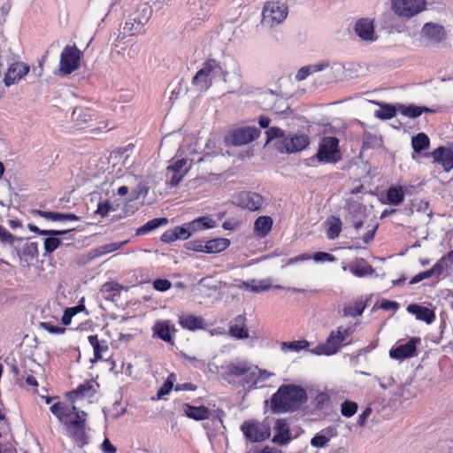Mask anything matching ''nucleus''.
Here are the masks:
<instances>
[{
    "mask_svg": "<svg viewBox=\"0 0 453 453\" xmlns=\"http://www.w3.org/2000/svg\"><path fill=\"white\" fill-rule=\"evenodd\" d=\"M183 412L191 418L196 420H203L209 417V410L204 406H192L189 404L183 405Z\"/></svg>",
    "mask_w": 453,
    "mask_h": 453,
    "instance_id": "c756f323",
    "label": "nucleus"
},
{
    "mask_svg": "<svg viewBox=\"0 0 453 453\" xmlns=\"http://www.w3.org/2000/svg\"><path fill=\"white\" fill-rule=\"evenodd\" d=\"M337 435V430L334 426H328L317 434L311 440V445L315 448H323L327 445L330 439Z\"/></svg>",
    "mask_w": 453,
    "mask_h": 453,
    "instance_id": "393cba45",
    "label": "nucleus"
},
{
    "mask_svg": "<svg viewBox=\"0 0 453 453\" xmlns=\"http://www.w3.org/2000/svg\"><path fill=\"white\" fill-rule=\"evenodd\" d=\"M329 400L330 397L326 393H319L314 399L316 408L322 409L329 402Z\"/></svg>",
    "mask_w": 453,
    "mask_h": 453,
    "instance_id": "680f3d73",
    "label": "nucleus"
},
{
    "mask_svg": "<svg viewBox=\"0 0 453 453\" xmlns=\"http://www.w3.org/2000/svg\"><path fill=\"white\" fill-rule=\"evenodd\" d=\"M274 376V373L267 370L259 369L257 366L252 365L251 372L248 377H244L240 385L248 391L261 388L267 385L268 380Z\"/></svg>",
    "mask_w": 453,
    "mask_h": 453,
    "instance_id": "9d476101",
    "label": "nucleus"
},
{
    "mask_svg": "<svg viewBox=\"0 0 453 453\" xmlns=\"http://www.w3.org/2000/svg\"><path fill=\"white\" fill-rule=\"evenodd\" d=\"M446 266H447V264L444 262V259L441 258L436 262V264L431 269L433 271L434 275L436 278H439L443 273Z\"/></svg>",
    "mask_w": 453,
    "mask_h": 453,
    "instance_id": "69168bd1",
    "label": "nucleus"
},
{
    "mask_svg": "<svg viewBox=\"0 0 453 453\" xmlns=\"http://www.w3.org/2000/svg\"><path fill=\"white\" fill-rule=\"evenodd\" d=\"M245 438L250 442L263 441L270 436V427L264 422L247 420L241 426Z\"/></svg>",
    "mask_w": 453,
    "mask_h": 453,
    "instance_id": "1a4fd4ad",
    "label": "nucleus"
},
{
    "mask_svg": "<svg viewBox=\"0 0 453 453\" xmlns=\"http://www.w3.org/2000/svg\"><path fill=\"white\" fill-rule=\"evenodd\" d=\"M273 219L270 216H260L254 222V233L260 238H265L272 230Z\"/></svg>",
    "mask_w": 453,
    "mask_h": 453,
    "instance_id": "a878e982",
    "label": "nucleus"
},
{
    "mask_svg": "<svg viewBox=\"0 0 453 453\" xmlns=\"http://www.w3.org/2000/svg\"><path fill=\"white\" fill-rule=\"evenodd\" d=\"M216 60H207L203 67L196 73L192 79V84L201 91L207 90L212 84V73L215 69L219 68Z\"/></svg>",
    "mask_w": 453,
    "mask_h": 453,
    "instance_id": "ddd939ff",
    "label": "nucleus"
},
{
    "mask_svg": "<svg viewBox=\"0 0 453 453\" xmlns=\"http://www.w3.org/2000/svg\"><path fill=\"white\" fill-rule=\"evenodd\" d=\"M307 401L306 391L300 386L281 385L271 398V409L273 413L297 410Z\"/></svg>",
    "mask_w": 453,
    "mask_h": 453,
    "instance_id": "f03ea898",
    "label": "nucleus"
},
{
    "mask_svg": "<svg viewBox=\"0 0 453 453\" xmlns=\"http://www.w3.org/2000/svg\"><path fill=\"white\" fill-rule=\"evenodd\" d=\"M388 202L392 205H399L404 199V188L402 186L390 187L387 191Z\"/></svg>",
    "mask_w": 453,
    "mask_h": 453,
    "instance_id": "e433bc0d",
    "label": "nucleus"
},
{
    "mask_svg": "<svg viewBox=\"0 0 453 453\" xmlns=\"http://www.w3.org/2000/svg\"><path fill=\"white\" fill-rule=\"evenodd\" d=\"M85 297H81L79 301L78 305L66 308L64 312L68 313L71 318L75 316L77 313L85 310Z\"/></svg>",
    "mask_w": 453,
    "mask_h": 453,
    "instance_id": "bf43d9fd",
    "label": "nucleus"
},
{
    "mask_svg": "<svg viewBox=\"0 0 453 453\" xmlns=\"http://www.w3.org/2000/svg\"><path fill=\"white\" fill-rule=\"evenodd\" d=\"M349 271L357 277H364L373 273L372 267L364 258H359L351 264Z\"/></svg>",
    "mask_w": 453,
    "mask_h": 453,
    "instance_id": "7c9ffc66",
    "label": "nucleus"
},
{
    "mask_svg": "<svg viewBox=\"0 0 453 453\" xmlns=\"http://www.w3.org/2000/svg\"><path fill=\"white\" fill-rule=\"evenodd\" d=\"M374 379L379 382L380 387L383 389H388L395 385V380L391 374L381 377L375 376Z\"/></svg>",
    "mask_w": 453,
    "mask_h": 453,
    "instance_id": "3c124183",
    "label": "nucleus"
},
{
    "mask_svg": "<svg viewBox=\"0 0 453 453\" xmlns=\"http://www.w3.org/2000/svg\"><path fill=\"white\" fill-rule=\"evenodd\" d=\"M41 327H42L43 329H45L46 331L52 334H60L65 333V327L53 325L50 322H42Z\"/></svg>",
    "mask_w": 453,
    "mask_h": 453,
    "instance_id": "6e6d98bb",
    "label": "nucleus"
},
{
    "mask_svg": "<svg viewBox=\"0 0 453 453\" xmlns=\"http://www.w3.org/2000/svg\"><path fill=\"white\" fill-rule=\"evenodd\" d=\"M111 209V205L107 200L101 201V198L99 197V202L97 204V209L95 211L96 214L100 215L101 217L107 216L109 211Z\"/></svg>",
    "mask_w": 453,
    "mask_h": 453,
    "instance_id": "13d9d810",
    "label": "nucleus"
},
{
    "mask_svg": "<svg viewBox=\"0 0 453 453\" xmlns=\"http://www.w3.org/2000/svg\"><path fill=\"white\" fill-rule=\"evenodd\" d=\"M317 157L326 163H336L340 159L339 140L336 137H325L319 143Z\"/></svg>",
    "mask_w": 453,
    "mask_h": 453,
    "instance_id": "f8f14e48",
    "label": "nucleus"
},
{
    "mask_svg": "<svg viewBox=\"0 0 453 453\" xmlns=\"http://www.w3.org/2000/svg\"><path fill=\"white\" fill-rule=\"evenodd\" d=\"M184 358L188 360L194 367L203 369L205 365V362L196 357H190L186 354L183 355Z\"/></svg>",
    "mask_w": 453,
    "mask_h": 453,
    "instance_id": "774afa93",
    "label": "nucleus"
},
{
    "mask_svg": "<svg viewBox=\"0 0 453 453\" xmlns=\"http://www.w3.org/2000/svg\"><path fill=\"white\" fill-rule=\"evenodd\" d=\"M230 245V241L226 238L212 239L205 242V253H219Z\"/></svg>",
    "mask_w": 453,
    "mask_h": 453,
    "instance_id": "2f4dec72",
    "label": "nucleus"
},
{
    "mask_svg": "<svg viewBox=\"0 0 453 453\" xmlns=\"http://www.w3.org/2000/svg\"><path fill=\"white\" fill-rule=\"evenodd\" d=\"M366 304L362 300H357L353 306H347L344 308L343 312L345 317H358L362 315Z\"/></svg>",
    "mask_w": 453,
    "mask_h": 453,
    "instance_id": "c03bdc74",
    "label": "nucleus"
},
{
    "mask_svg": "<svg viewBox=\"0 0 453 453\" xmlns=\"http://www.w3.org/2000/svg\"><path fill=\"white\" fill-rule=\"evenodd\" d=\"M357 404L355 402L346 400L342 403L341 412L342 416L350 418L356 414Z\"/></svg>",
    "mask_w": 453,
    "mask_h": 453,
    "instance_id": "de8ad7c7",
    "label": "nucleus"
},
{
    "mask_svg": "<svg viewBox=\"0 0 453 453\" xmlns=\"http://www.w3.org/2000/svg\"><path fill=\"white\" fill-rule=\"evenodd\" d=\"M7 70L3 79L4 87L9 88L10 86L18 83L23 77H25L29 72V65L22 62H19L15 55L12 53L10 63L7 65Z\"/></svg>",
    "mask_w": 453,
    "mask_h": 453,
    "instance_id": "9b49d317",
    "label": "nucleus"
},
{
    "mask_svg": "<svg viewBox=\"0 0 453 453\" xmlns=\"http://www.w3.org/2000/svg\"><path fill=\"white\" fill-rule=\"evenodd\" d=\"M229 334L232 337L242 340L249 337L244 315L236 316L229 324Z\"/></svg>",
    "mask_w": 453,
    "mask_h": 453,
    "instance_id": "4be33fe9",
    "label": "nucleus"
},
{
    "mask_svg": "<svg viewBox=\"0 0 453 453\" xmlns=\"http://www.w3.org/2000/svg\"><path fill=\"white\" fill-rule=\"evenodd\" d=\"M222 377L229 384L236 385L239 383L237 380L239 377H248L252 369L250 365L246 360H234L222 367Z\"/></svg>",
    "mask_w": 453,
    "mask_h": 453,
    "instance_id": "6e6552de",
    "label": "nucleus"
},
{
    "mask_svg": "<svg viewBox=\"0 0 453 453\" xmlns=\"http://www.w3.org/2000/svg\"><path fill=\"white\" fill-rule=\"evenodd\" d=\"M267 142L276 138H283V131L279 127H270L266 131Z\"/></svg>",
    "mask_w": 453,
    "mask_h": 453,
    "instance_id": "0e129e2a",
    "label": "nucleus"
},
{
    "mask_svg": "<svg viewBox=\"0 0 453 453\" xmlns=\"http://www.w3.org/2000/svg\"><path fill=\"white\" fill-rule=\"evenodd\" d=\"M191 234L203 229L213 228L216 222L208 217H200L186 224Z\"/></svg>",
    "mask_w": 453,
    "mask_h": 453,
    "instance_id": "cd10ccee",
    "label": "nucleus"
},
{
    "mask_svg": "<svg viewBox=\"0 0 453 453\" xmlns=\"http://www.w3.org/2000/svg\"><path fill=\"white\" fill-rule=\"evenodd\" d=\"M187 159L181 158L171 162L166 168V182L171 188L176 187L182 180L183 177L188 172Z\"/></svg>",
    "mask_w": 453,
    "mask_h": 453,
    "instance_id": "dca6fc26",
    "label": "nucleus"
},
{
    "mask_svg": "<svg viewBox=\"0 0 453 453\" xmlns=\"http://www.w3.org/2000/svg\"><path fill=\"white\" fill-rule=\"evenodd\" d=\"M326 224L328 226L326 231L328 239L334 240L338 238L342 231V220L340 218L332 216L326 221Z\"/></svg>",
    "mask_w": 453,
    "mask_h": 453,
    "instance_id": "4c0bfd02",
    "label": "nucleus"
},
{
    "mask_svg": "<svg viewBox=\"0 0 453 453\" xmlns=\"http://www.w3.org/2000/svg\"><path fill=\"white\" fill-rule=\"evenodd\" d=\"M420 35L421 38L434 45L442 42L447 37L444 27L434 22L425 23L421 28Z\"/></svg>",
    "mask_w": 453,
    "mask_h": 453,
    "instance_id": "f3484780",
    "label": "nucleus"
},
{
    "mask_svg": "<svg viewBox=\"0 0 453 453\" xmlns=\"http://www.w3.org/2000/svg\"><path fill=\"white\" fill-rule=\"evenodd\" d=\"M150 14V8L148 6H144L142 9L141 13L134 14L133 20L134 21V23H136L137 27H142L141 26H142L149 20Z\"/></svg>",
    "mask_w": 453,
    "mask_h": 453,
    "instance_id": "09e8293b",
    "label": "nucleus"
},
{
    "mask_svg": "<svg viewBox=\"0 0 453 453\" xmlns=\"http://www.w3.org/2000/svg\"><path fill=\"white\" fill-rule=\"evenodd\" d=\"M288 14V6L280 1H267L262 12V25L273 27L282 23Z\"/></svg>",
    "mask_w": 453,
    "mask_h": 453,
    "instance_id": "39448f33",
    "label": "nucleus"
},
{
    "mask_svg": "<svg viewBox=\"0 0 453 453\" xmlns=\"http://www.w3.org/2000/svg\"><path fill=\"white\" fill-rule=\"evenodd\" d=\"M65 402H58L50 407V412L63 425L65 434L73 441L74 447L71 453H83L85 445V411L79 402L85 399V382L75 389L67 391Z\"/></svg>",
    "mask_w": 453,
    "mask_h": 453,
    "instance_id": "f257e3e1",
    "label": "nucleus"
},
{
    "mask_svg": "<svg viewBox=\"0 0 453 453\" xmlns=\"http://www.w3.org/2000/svg\"><path fill=\"white\" fill-rule=\"evenodd\" d=\"M355 332L354 326H338L333 330L327 337L326 342L319 343L311 350L315 355L331 356L339 351V349L350 343L349 337Z\"/></svg>",
    "mask_w": 453,
    "mask_h": 453,
    "instance_id": "20e7f679",
    "label": "nucleus"
},
{
    "mask_svg": "<svg viewBox=\"0 0 453 453\" xmlns=\"http://www.w3.org/2000/svg\"><path fill=\"white\" fill-rule=\"evenodd\" d=\"M121 287L113 282H107L103 285L102 291L104 293H109L107 296H105L106 298L113 297L116 295H119L120 292Z\"/></svg>",
    "mask_w": 453,
    "mask_h": 453,
    "instance_id": "603ef678",
    "label": "nucleus"
},
{
    "mask_svg": "<svg viewBox=\"0 0 453 453\" xmlns=\"http://www.w3.org/2000/svg\"><path fill=\"white\" fill-rule=\"evenodd\" d=\"M171 282L165 279H157L154 280L153 287L158 291H166L171 288Z\"/></svg>",
    "mask_w": 453,
    "mask_h": 453,
    "instance_id": "e2e57ef3",
    "label": "nucleus"
},
{
    "mask_svg": "<svg viewBox=\"0 0 453 453\" xmlns=\"http://www.w3.org/2000/svg\"><path fill=\"white\" fill-rule=\"evenodd\" d=\"M82 52L76 46L66 45L60 55L58 74L66 76L76 71L81 65Z\"/></svg>",
    "mask_w": 453,
    "mask_h": 453,
    "instance_id": "423d86ee",
    "label": "nucleus"
},
{
    "mask_svg": "<svg viewBox=\"0 0 453 453\" xmlns=\"http://www.w3.org/2000/svg\"><path fill=\"white\" fill-rule=\"evenodd\" d=\"M121 246H122V243H119V242H111V243L104 244L103 246L96 248L93 251H91L89 253V255L88 256V258L92 259L94 257H100V256H103V255H105V254H108V253H111L113 251H116Z\"/></svg>",
    "mask_w": 453,
    "mask_h": 453,
    "instance_id": "58836bf2",
    "label": "nucleus"
},
{
    "mask_svg": "<svg viewBox=\"0 0 453 453\" xmlns=\"http://www.w3.org/2000/svg\"><path fill=\"white\" fill-rule=\"evenodd\" d=\"M179 323L183 328L192 331L203 326V319L195 315H181L179 317Z\"/></svg>",
    "mask_w": 453,
    "mask_h": 453,
    "instance_id": "c85d7f7f",
    "label": "nucleus"
},
{
    "mask_svg": "<svg viewBox=\"0 0 453 453\" xmlns=\"http://www.w3.org/2000/svg\"><path fill=\"white\" fill-rule=\"evenodd\" d=\"M273 429V442L279 445H284L290 441V430L286 419H277L274 424Z\"/></svg>",
    "mask_w": 453,
    "mask_h": 453,
    "instance_id": "5701e85b",
    "label": "nucleus"
},
{
    "mask_svg": "<svg viewBox=\"0 0 453 453\" xmlns=\"http://www.w3.org/2000/svg\"><path fill=\"white\" fill-rule=\"evenodd\" d=\"M175 380V376L174 374H170L167 378V380L164 382V384L162 385V387L158 389L157 393V398L160 399L162 398L164 395H168L173 387V382Z\"/></svg>",
    "mask_w": 453,
    "mask_h": 453,
    "instance_id": "8fccbe9b",
    "label": "nucleus"
},
{
    "mask_svg": "<svg viewBox=\"0 0 453 453\" xmlns=\"http://www.w3.org/2000/svg\"><path fill=\"white\" fill-rule=\"evenodd\" d=\"M173 230L176 234L175 235L177 240H187L189 236L192 235L186 224L175 226Z\"/></svg>",
    "mask_w": 453,
    "mask_h": 453,
    "instance_id": "4d7b16f0",
    "label": "nucleus"
},
{
    "mask_svg": "<svg viewBox=\"0 0 453 453\" xmlns=\"http://www.w3.org/2000/svg\"><path fill=\"white\" fill-rule=\"evenodd\" d=\"M242 286H243L246 289H249L255 293L268 290L273 287L270 279H264L260 280H250L249 281H242Z\"/></svg>",
    "mask_w": 453,
    "mask_h": 453,
    "instance_id": "473e14b6",
    "label": "nucleus"
},
{
    "mask_svg": "<svg viewBox=\"0 0 453 453\" xmlns=\"http://www.w3.org/2000/svg\"><path fill=\"white\" fill-rule=\"evenodd\" d=\"M418 340L411 338L405 343H397L389 351L390 357L403 360L416 355V343Z\"/></svg>",
    "mask_w": 453,
    "mask_h": 453,
    "instance_id": "6ab92c4d",
    "label": "nucleus"
},
{
    "mask_svg": "<svg viewBox=\"0 0 453 453\" xmlns=\"http://www.w3.org/2000/svg\"><path fill=\"white\" fill-rule=\"evenodd\" d=\"M429 138L424 133H419L411 139V145L415 152H421L429 146Z\"/></svg>",
    "mask_w": 453,
    "mask_h": 453,
    "instance_id": "79ce46f5",
    "label": "nucleus"
},
{
    "mask_svg": "<svg viewBox=\"0 0 453 453\" xmlns=\"http://www.w3.org/2000/svg\"><path fill=\"white\" fill-rule=\"evenodd\" d=\"M380 106L379 111H376L374 115L380 119H390L395 116L396 109L395 106L388 104L375 103Z\"/></svg>",
    "mask_w": 453,
    "mask_h": 453,
    "instance_id": "a19ab883",
    "label": "nucleus"
},
{
    "mask_svg": "<svg viewBox=\"0 0 453 453\" xmlns=\"http://www.w3.org/2000/svg\"><path fill=\"white\" fill-rule=\"evenodd\" d=\"M88 339L94 349V359H101L103 357L102 353L108 350L107 344L104 342H100L96 335H89Z\"/></svg>",
    "mask_w": 453,
    "mask_h": 453,
    "instance_id": "37998d69",
    "label": "nucleus"
},
{
    "mask_svg": "<svg viewBox=\"0 0 453 453\" xmlns=\"http://www.w3.org/2000/svg\"><path fill=\"white\" fill-rule=\"evenodd\" d=\"M310 346V342L306 340L294 341V342H283L280 344V349L284 352L293 351L299 352L303 349H306Z\"/></svg>",
    "mask_w": 453,
    "mask_h": 453,
    "instance_id": "ea45409f",
    "label": "nucleus"
},
{
    "mask_svg": "<svg viewBox=\"0 0 453 453\" xmlns=\"http://www.w3.org/2000/svg\"><path fill=\"white\" fill-rule=\"evenodd\" d=\"M62 242L59 238L56 236H47L44 239L43 246L45 254L49 255L51 254L53 251H55L60 245Z\"/></svg>",
    "mask_w": 453,
    "mask_h": 453,
    "instance_id": "a18cd8bd",
    "label": "nucleus"
},
{
    "mask_svg": "<svg viewBox=\"0 0 453 453\" xmlns=\"http://www.w3.org/2000/svg\"><path fill=\"white\" fill-rule=\"evenodd\" d=\"M309 144V138L305 134H296L289 137H284L278 145L280 152L294 153L306 148Z\"/></svg>",
    "mask_w": 453,
    "mask_h": 453,
    "instance_id": "a211bd4d",
    "label": "nucleus"
},
{
    "mask_svg": "<svg viewBox=\"0 0 453 453\" xmlns=\"http://www.w3.org/2000/svg\"><path fill=\"white\" fill-rule=\"evenodd\" d=\"M407 311L410 312L411 314L415 315L417 319L425 321L427 324H431L435 319V314L434 311L427 307H424L418 304L413 303L408 305Z\"/></svg>",
    "mask_w": 453,
    "mask_h": 453,
    "instance_id": "b1692460",
    "label": "nucleus"
},
{
    "mask_svg": "<svg viewBox=\"0 0 453 453\" xmlns=\"http://www.w3.org/2000/svg\"><path fill=\"white\" fill-rule=\"evenodd\" d=\"M329 66L328 61H322L314 65L303 66L296 74V80L298 81L305 80L309 75L326 70Z\"/></svg>",
    "mask_w": 453,
    "mask_h": 453,
    "instance_id": "bb28decb",
    "label": "nucleus"
},
{
    "mask_svg": "<svg viewBox=\"0 0 453 453\" xmlns=\"http://www.w3.org/2000/svg\"><path fill=\"white\" fill-rule=\"evenodd\" d=\"M312 258L316 262H334L336 260L334 256H333L329 253H326V252H322V251L316 252L312 256Z\"/></svg>",
    "mask_w": 453,
    "mask_h": 453,
    "instance_id": "052dcab7",
    "label": "nucleus"
},
{
    "mask_svg": "<svg viewBox=\"0 0 453 453\" xmlns=\"http://www.w3.org/2000/svg\"><path fill=\"white\" fill-rule=\"evenodd\" d=\"M260 130L257 127H246L234 130L226 138V142L234 146L250 143L259 137Z\"/></svg>",
    "mask_w": 453,
    "mask_h": 453,
    "instance_id": "2eb2a0df",
    "label": "nucleus"
},
{
    "mask_svg": "<svg viewBox=\"0 0 453 453\" xmlns=\"http://www.w3.org/2000/svg\"><path fill=\"white\" fill-rule=\"evenodd\" d=\"M148 193V188L145 184L140 183L137 185L135 189L130 193L129 201H134L140 198L141 196H146Z\"/></svg>",
    "mask_w": 453,
    "mask_h": 453,
    "instance_id": "864d4df0",
    "label": "nucleus"
},
{
    "mask_svg": "<svg viewBox=\"0 0 453 453\" xmlns=\"http://www.w3.org/2000/svg\"><path fill=\"white\" fill-rule=\"evenodd\" d=\"M233 203L241 208L254 211L262 208L265 203V199L258 193L242 191L233 196Z\"/></svg>",
    "mask_w": 453,
    "mask_h": 453,
    "instance_id": "4468645a",
    "label": "nucleus"
},
{
    "mask_svg": "<svg viewBox=\"0 0 453 453\" xmlns=\"http://www.w3.org/2000/svg\"><path fill=\"white\" fill-rule=\"evenodd\" d=\"M426 0H392L393 12L402 19H411L426 10Z\"/></svg>",
    "mask_w": 453,
    "mask_h": 453,
    "instance_id": "0eeeda50",
    "label": "nucleus"
},
{
    "mask_svg": "<svg viewBox=\"0 0 453 453\" xmlns=\"http://www.w3.org/2000/svg\"><path fill=\"white\" fill-rule=\"evenodd\" d=\"M399 303L394 301L382 300L380 304V308L384 311H397L399 309Z\"/></svg>",
    "mask_w": 453,
    "mask_h": 453,
    "instance_id": "338daca9",
    "label": "nucleus"
},
{
    "mask_svg": "<svg viewBox=\"0 0 453 453\" xmlns=\"http://www.w3.org/2000/svg\"><path fill=\"white\" fill-rule=\"evenodd\" d=\"M168 222V219L166 218H156L153 219L142 226L138 227L136 229V235H144L148 233L157 229L160 226L166 225Z\"/></svg>",
    "mask_w": 453,
    "mask_h": 453,
    "instance_id": "c9c22d12",
    "label": "nucleus"
},
{
    "mask_svg": "<svg viewBox=\"0 0 453 453\" xmlns=\"http://www.w3.org/2000/svg\"><path fill=\"white\" fill-rule=\"evenodd\" d=\"M357 35L364 41H375L374 27L372 20L368 19H359L355 26Z\"/></svg>",
    "mask_w": 453,
    "mask_h": 453,
    "instance_id": "412c9836",
    "label": "nucleus"
},
{
    "mask_svg": "<svg viewBox=\"0 0 453 453\" xmlns=\"http://www.w3.org/2000/svg\"><path fill=\"white\" fill-rule=\"evenodd\" d=\"M326 69H328V72L326 73L327 82L342 80L345 72V66L340 62L329 63V66Z\"/></svg>",
    "mask_w": 453,
    "mask_h": 453,
    "instance_id": "72a5a7b5",
    "label": "nucleus"
},
{
    "mask_svg": "<svg viewBox=\"0 0 453 453\" xmlns=\"http://www.w3.org/2000/svg\"><path fill=\"white\" fill-rule=\"evenodd\" d=\"M435 163L442 165L445 172L453 169V150L446 147H439L432 153Z\"/></svg>",
    "mask_w": 453,
    "mask_h": 453,
    "instance_id": "aec40b11",
    "label": "nucleus"
},
{
    "mask_svg": "<svg viewBox=\"0 0 453 453\" xmlns=\"http://www.w3.org/2000/svg\"><path fill=\"white\" fill-rule=\"evenodd\" d=\"M154 334L166 342H172L171 326L169 321H158L153 326Z\"/></svg>",
    "mask_w": 453,
    "mask_h": 453,
    "instance_id": "f704fd0d",
    "label": "nucleus"
},
{
    "mask_svg": "<svg viewBox=\"0 0 453 453\" xmlns=\"http://www.w3.org/2000/svg\"><path fill=\"white\" fill-rule=\"evenodd\" d=\"M24 238L18 237L10 233L5 227L0 225V243L3 247L11 249L12 256L25 261L27 265L38 257V243L36 242H27L22 244Z\"/></svg>",
    "mask_w": 453,
    "mask_h": 453,
    "instance_id": "7ed1b4c3",
    "label": "nucleus"
},
{
    "mask_svg": "<svg viewBox=\"0 0 453 453\" xmlns=\"http://www.w3.org/2000/svg\"><path fill=\"white\" fill-rule=\"evenodd\" d=\"M399 109V111L406 116V117H410V118H418L421 115V111H420V106H417V105H409V106H404V105H399L398 107Z\"/></svg>",
    "mask_w": 453,
    "mask_h": 453,
    "instance_id": "49530a36",
    "label": "nucleus"
},
{
    "mask_svg": "<svg viewBox=\"0 0 453 453\" xmlns=\"http://www.w3.org/2000/svg\"><path fill=\"white\" fill-rule=\"evenodd\" d=\"M204 242L201 240H196V241H189L185 243V248L189 250L196 251V252H204L205 253V248H204Z\"/></svg>",
    "mask_w": 453,
    "mask_h": 453,
    "instance_id": "5fc2aeb1",
    "label": "nucleus"
}]
</instances>
